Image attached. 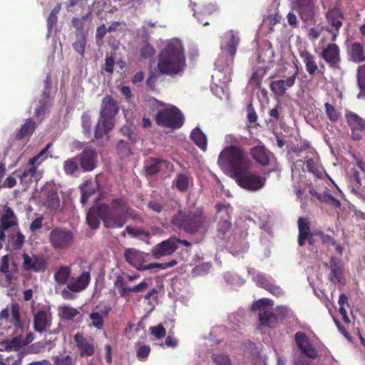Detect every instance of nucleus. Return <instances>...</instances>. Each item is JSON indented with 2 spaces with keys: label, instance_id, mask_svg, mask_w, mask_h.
Segmentation results:
<instances>
[{
  "label": "nucleus",
  "instance_id": "54",
  "mask_svg": "<svg viewBox=\"0 0 365 365\" xmlns=\"http://www.w3.org/2000/svg\"><path fill=\"white\" fill-rule=\"evenodd\" d=\"M213 362L216 365H232L230 357L227 354H219L212 356Z\"/></svg>",
  "mask_w": 365,
  "mask_h": 365
},
{
  "label": "nucleus",
  "instance_id": "55",
  "mask_svg": "<svg viewBox=\"0 0 365 365\" xmlns=\"http://www.w3.org/2000/svg\"><path fill=\"white\" fill-rule=\"evenodd\" d=\"M15 225L16 222L14 220L0 219V238L5 239L4 232Z\"/></svg>",
  "mask_w": 365,
  "mask_h": 365
},
{
  "label": "nucleus",
  "instance_id": "19",
  "mask_svg": "<svg viewBox=\"0 0 365 365\" xmlns=\"http://www.w3.org/2000/svg\"><path fill=\"white\" fill-rule=\"evenodd\" d=\"M44 90L39 100V106L36 108L34 115L41 120L43 118L46 111L51 106V98L50 96L51 89V81L49 74L47 75L43 81Z\"/></svg>",
  "mask_w": 365,
  "mask_h": 365
},
{
  "label": "nucleus",
  "instance_id": "24",
  "mask_svg": "<svg viewBox=\"0 0 365 365\" xmlns=\"http://www.w3.org/2000/svg\"><path fill=\"white\" fill-rule=\"evenodd\" d=\"M51 315L44 310L38 311L34 317V329L36 332L46 331L51 326Z\"/></svg>",
  "mask_w": 365,
  "mask_h": 365
},
{
  "label": "nucleus",
  "instance_id": "25",
  "mask_svg": "<svg viewBox=\"0 0 365 365\" xmlns=\"http://www.w3.org/2000/svg\"><path fill=\"white\" fill-rule=\"evenodd\" d=\"M252 158L262 166L268 165L273 158V154L264 145H258L250 149Z\"/></svg>",
  "mask_w": 365,
  "mask_h": 365
},
{
  "label": "nucleus",
  "instance_id": "9",
  "mask_svg": "<svg viewBox=\"0 0 365 365\" xmlns=\"http://www.w3.org/2000/svg\"><path fill=\"white\" fill-rule=\"evenodd\" d=\"M250 170L251 168H246L233 178L240 187L250 192H257L265 186L267 178Z\"/></svg>",
  "mask_w": 365,
  "mask_h": 365
},
{
  "label": "nucleus",
  "instance_id": "12",
  "mask_svg": "<svg viewBox=\"0 0 365 365\" xmlns=\"http://www.w3.org/2000/svg\"><path fill=\"white\" fill-rule=\"evenodd\" d=\"M341 18V13L339 9H334L329 10L327 14V19L328 23L331 25L333 29H330L329 28L322 27V29L319 30L312 28L309 30V36L312 39H317L320 36L321 31L326 30L331 35V41H336L339 35V30L342 26Z\"/></svg>",
  "mask_w": 365,
  "mask_h": 365
},
{
  "label": "nucleus",
  "instance_id": "33",
  "mask_svg": "<svg viewBox=\"0 0 365 365\" xmlns=\"http://www.w3.org/2000/svg\"><path fill=\"white\" fill-rule=\"evenodd\" d=\"M111 308L109 306L105 307L101 314L93 312L90 314L89 318L91 320L92 323L90 324V327H93L96 329L101 330L103 327L104 324V317H106L109 312H110Z\"/></svg>",
  "mask_w": 365,
  "mask_h": 365
},
{
  "label": "nucleus",
  "instance_id": "53",
  "mask_svg": "<svg viewBox=\"0 0 365 365\" xmlns=\"http://www.w3.org/2000/svg\"><path fill=\"white\" fill-rule=\"evenodd\" d=\"M91 184V182L85 183L84 187L82 188V194L81 197V202L84 205L90 197V196L94 193L96 187L90 188L89 185Z\"/></svg>",
  "mask_w": 365,
  "mask_h": 365
},
{
  "label": "nucleus",
  "instance_id": "40",
  "mask_svg": "<svg viewBox=\"0 0 365 365\" xmlns=\"http://www.w3.org/2000/svg\"><path fill=\"white\" fill-rule=\"evenodd\" d=\"M11 318L9 322L16 328H21L22 323L20 317V306L18 303H12L11 305Z\"/></svg>",
  "mask_w": 365,
  "mask_h": 365
},
{
  "label": "nucleus",
  "instance_id": "11",
  "mask_svg": "<svg viewBox=\"0 0 365 365\" xmlns=\"http://www.w3.org/2000/svg\"><path fill=\"white\" fill-rule=\"evenodd\" d=\"M48 241L54 250H66L73 245L74 234L66 227H55L49 233Z\"/></svg>",
  "mask_w": 365,
  "mask_h": 365
},
{
  "label": "nucleus",
  "instance_id": "42",
  "mask_svg": "<svg viewBox=\"0 0 365 365\" xmlns=\"http://www.w3.org/2000/svg\"><path fill=\"white\" fill-rule=\"evenodd\" d=\"M358 86L361 92L357 95L359 99L365 98V66H361L357 70Z\"/></svg>",
  "mask_w": 365,
  "mask_h": 365
},
{
  "label": "nucleus",
  "instance_id": "5",
  "mask_svg": "<svg viewBox=\"0 0 365 365\" xmlns=\"http://www.w3.org/2000/svg\"><path fill=\"white\" fill-rule=\"evenodd\" d=\"M119 111L117 101L110 96H106L102 100L100 118L95 126V139L102 138L115 126V117Z\"/></svg>",
  "mask_w": 365,
  "mask_h": 365
},
{
  "label": "nucleus",
  "instance_id": "57",
  "mask_svg": "<svg viewBox=\"0 0 365 365\" xmlns=\"http://www.w3.org/2000/svg\"><path fill=\"white\" fill-rule=\"evenodd\" d=\"M150 333L155 336L156 339H162L165 336L166 331L162 324L150 327Z\"/></svg>",
  "mask_w": 365,
  "mask_h": 365
},
{
  "label": "nucleus",
  "instance_id": "18",
  "mask_svg": "<svg viewBox=\"0 0 365 365\" xmlns=\"http://www.w3.org/2000/svg\"><path fill=\"white\" fill-rule=\"evenodd\" d=\"M22 257V267L25 271L42 272L46 270L47 262L43 255H32L30 256L27 253H24Z\"/></svg>",
  "mask_w": 365,
  "mask_h": 365
},
{
  "label": "nucleus",
  "instance_id": "4",
  "mask_svg": "<svg viewBox=\"0 0 365 365\" xmlns=\"http://www.w3.org/2000/svg\"><path fill=\"white\" fill-rule=\"evenodd\" d=\"M218 164L230 172L232 178L243 170L252 167V163L243 149L235 145L227 146L221 151Z\"/></svg>",
  "mask_w": 365,
  "mask_h": 365
},
{
  "label": "nucleus",
  "instance_id": "32",
  "mask_svg": "<svg viewBox=\"0 0 365 365\" xmlns=\"http://www.w3.org/2000/svg\"><path fill=\"white\" fill-rule=\"evenodd\" d=\"M330 269L331 272V280L332 282H344L341 261L337 258L332 257L330 261Z\"/></svg>",
  "mask_w": 365,
  "mask_h": 365
},
{
  "label": "nucleus",
  "instance_id": "36",
  "mask_svg": "<svg viewBox=\"0 0 365 365\" xmlns=\"http://www.w3.org/2000/svg\"><path fill=\"white\" fill-rule=\"evenodd\" d=\"M346 120L349 125L354 130H365V120L354 113L346 114Z\"/></svg>",
  "mask_w": 365,
  "mask_h": 365
},
{
  "label": "nucleus",
  "instance_id": "22",
  "mask_svg": "<svg viewBox=\"0 0 365 365\" xmlns=\"http://www.w3.org/2000/svg\"><path fill=\"white\" fill-rule=\"evenodd\" d=\"M298 245L302 246L307 241L310 245L313 244V235L310 232V220L309 217L298 218Z\"/></svg>",
  "mask_w": 365,
  "mask_h": 365
},
{
  "label": "nucleus",
  "instance_id": "23",
  "mask_svg": "<svg viewBox=\"0 0 365 365\" xmlns=\"http://www.w3.org/2000/svg\"><path fill=\"white\" fill-rule=\"evenodd\" d=\"M163 167L168 169L173 165L168 160L152 157L148 158L144 162L145 171L150 176L157 174Z\"/></svg>",
  "mask_w": 365,
  "mask_h": 365
},
{
  "label": "nucleus",
  "instance_id": "47",
  "mask_svg": "<svg viewBox=\"0 0 365 365\" xmlns=\"http://www.w3.org/2000/svg\"><path fill=\"white\" fill-rule=\"evenodd\" d=\"M9 259L7 255L3 256L0 260V272L6 274V279L11 281L12 279V274L9 271Z\"/></svg>",
  "mask_w": 365,
  "mask_h": 365
},
{
  "label": "nucleus",
  "instance_id": "63",
  "mask_svg": "<svg viewBox=\"0 0 365 365\" xmlns=\"http://www.w3.org/2000/svg\"><path fill=\"white\" fill-rule=\"evenodd\" d=\"M247 119L250 123H253L257 120V115L255 110L253 106L250 103L247 107Z\"/></svg>",
  "mask_w": 365,
  "mask_h": 365
},
{
  "label": "nucleus",
  "instance_id": "56",
  "mask_svg": "<svg viewBox=\"0 0 365 365\" xmlns=\"http://www.w3.org/2000/svg\"><path fill=\"white\" fill-rule=\"evenodd\" d=\"M53 365H73L74 361L69 355L57 356L53 357Z\"/></svg>",
  "mask_w": 365,
  "mask_h": 365
},
{
  "label": "nucleus",
  "instance_id": "45",
  "mask_svg": "<svg viewBox=\"0 0 365 365\" xmlns=\"http://www.w3.org/2000/svg\"><path fill=\"white\" fill-rule=\"evenodd\" d=\"M118 154L120 158H126L132 154L131 148L128 142L120 140L117 144Z\"/></svg>",
  "mask_w": 365,
  "mask_h": 365
},
{
  "label": "nucleus",
  "instance_id": "61",
  "mask_svg": "<svg viewBox=\"0 0 365 365\" xmlns=\"http://www.w3.org/2000/svg\"><path fill=\"white\" fill-rule=\"evenodd\" d=\"M225 142L230 145L238 146L242 140V137L235 136L233 134H228L225 136Z\"/></svg>",
  "mask_w": 365,
  "mask_h": 365
},
{
  "label": "nucleus",
  "instance_id": "31",
  "mask_svg": "<svg viewBox=\"0 0 365 365\" xmlns=\"http://www.w3.org/2000/svg\"><path fill=\"white\" fill-rule=\"evenodd\" d=\"M349 58L350 61L359 63L365 61V55L362 45L355 42L351 45L348 50Z\"/></svg>",
  "mask_w": 365,
  "mask_h": 365
},
{
  "label": "nucleus",
  "instance_id": "2",
  "mask_svg": "<svg viewBox=\"0 0 365 365\" xmlns=\"http://www.w3.org/2000/svg\"><path fill=\"white\" fill-rule=\"evenodd\" d=\"M186 58L182 42L177 38L169 41L159 54L157 68L160 74L174 76L182 72Z\"/></svg>",
  "mask_w": 365,
  "mask_h": 365
},
{
  "label": "nucleus",
  "instance_id": "15",
  "mask_svg": "<svg viewBox=\"0 0 365 365\" xmlns=\"http://www.w3.org/2000/svg\"><path fill=\"white\" fill-rule=\"evenodd\" d=\"M41 199L43 205L50 211H56L60 206L57 189L53 184H46L41 191Z\"/></svg>",
  "mask_w": 365,
  "mask_h": 365
},
{
  "label": "nucleus",
  "instance_id": "21",
  "mask_svg": "<svg viewBox=\"0 0 365 365\" xmlns=\"http://www.w3.org/2000/svg\"><path fill=\"white\" fill-rule=\"evenodd\" d=\"M80 165L83 172L93 170L97 166L98 154L94 148H86L78 156Z\"/></svg>",
  "mask_w": 365,
  "mask_h": 365
},
{
  "label": "nucleus",
  "instance_id": "13",
  "mask_svg": "<svg viewBox=\"0 0 365 365\" xmlns=\"http://www.w3.org/2000/svg\"><path fill=\"white\" fill-rule=\"evenodd\" d=\"M91 282L90 272H83L77 278L67 284V288L61 292V296L64 299L73 300L75 297L71 293H78L87 288Z\"/></svg>",
  "mask_w": 365,
  "mask_h": 365
},
{
  "label": "nucleus",
  "instance_id": "17",
  "mask_svg": "<svg viewBox=\"0 0 365 365\" xmlns=\"http://www.w3.org/2000/svg\"><path fill=\"white\" fill-rule=\"evenodd\" d=\"M73 341L81 357L92 356L95 354L93 339L87 338L82 333L77 332L73 336Z\"/></svg>",
  "mask_w": 365,
  "mask_h": 365
},
{
  "label": "nucleus",
  "instance_id": "35",
  "mask_svg": "<svg viewBox=\"0 0 365 365\" xmlns=\"http://www.w3.org/2000/svg\"><path fill=\"white\" fill-rule=\"evenodd\" d=\"M190 138L199 148L203 151L206 150L207 145V137L199 128H195L192 130Z\"/></svg>",
  "mask_w": 365,
  "mask_h": 365
},
{
  "label": "nucleus",
  "instance_id": "28",
  "mask_svg": "<svg viewBox=\"0 0 365 365\" xmlns=\"http://www.w3.org/2000/svg\"><path fill=\"white\" fill-rule=\"evenodd\" d=\"M296 76L297 72H295L292 76L287 78L286 80H277L272 81L270 83L271 90L276 95L283 96L287 88L294 86Z\"/></svg>",
  "mask_w": 365,
  "mask_h": 365
},
{
  "label": "nucleus",
  "instance_id": "3",
  "mask_svg": "<svg viewBox=\"0 0 365 365\" xmlns=\"http://www.w3.org/2000/svg\"><path fill=\"white\" fill-rule=\"evenodd\" d=\"M170 223L173 226L190 235L204 236L208 231L210 223L207 216L200 210H178Z\"/></svg>",
  "mask_w": 365,
  "mask_h": 365
},
{
  "label": "nucleus",
  "instance_id": "60",
  "mask_svg": "<svg viewBox=\"0 0 365 365\" xmlns=\"http://www.w3.org/2000/svg\"><path fill=\"white\" fill-rule=\"evenodd\" d=\"M115 65V60L113 56H107L105 60V63L102 70H104L106 73L112 74L113 73V68Z\"/></svg>",
  "mask_w": 365,
  "mask_h": 365
},
{
  "label": "nucleus",
  "instance_id": "37",
  "mask_svg": "<svg viewBox=\"0 0 365 365\" xmlns=\"http://www.w3.org/2000/svg\"><path fill=\"white\" fill-rule=\"evenodd\" d=\"M71 274V268L69 266H61L54 274V279L59 285H64Z\"/></svg>",
  "mask_w": 365,
  "mask_h": 365
},
{
  "label": "nucleus",
  "instance_id": "46",
  "mask_svg": "<svg viewBox=\"0 0 365 365\" xmlns=\"http://www.w3.org/2000/svg\"><path fill=\"white\" fill-rule=\"evenodd\" d=\"M86 38L85 35L81 34L80 36L73 43V48L76 53L83 56L86 49Z\"/></svg>",
  "mask_w": 365,
  "mask_h": 365
},
{
  "label": "nucleus",
  "instance_id": "6",
  "mask_svg": "<svg viewBox=\"0 0 365 365\" xmlns=\"http://www.w3.org/2000/svg\"><path fill=\"white\" fill-rule=\"evenodd\" d=\"M298 157L304 161L302 170L308 172L317 178H322L327 173L321 165L320 158L316 150L310 145L309 142L304 140L298 149Z\"/></svg>",
  "mask_w": 365,
  "mask_h": 365
},
{
  "label": "nucleus",
  "instance_id": "10",
  "mask_svg": "<svg viewBox=\"0 0 365 365\" xmlns=\"http://www.w3.org/2000/svg\"><path fill=\"white\" fill-rule=\"evenodd\" d=\"M298 349L301 352L298 365H313L319 354L314 341L305 334L298 331Z\"/></svg>",
  "mask_w": 365,
  "mask_h": 365
},
{
  "label": "nucleus",
  "instance_id": "39",
  "mask_svg": "<svg viewBox=\"0 0 365 365\" xmlns=\"http://www.w3.org/2000/svg\"><path fill=\"white\" fill-rule=\"evenodd\" d=\"M300 56L308 73L312 75L314 74L318 68L314 56L307 51H301Z\"/></svg>",
  "mask_w": 365,
  "mask_h": 365
},
{
  "label": "nucleus",
  "instance_id": "62",
  "mask_svg": "<svg viewBox=\"0 0 365 365\" xmlns=\"http://www.w3.org/2000/svg\"><path fill=\"white\" fill-rule=\"evenodd\" d=\"M155 54V49L150 44L144 45L140 49V55L143 58H148Z\"/></svg>",
  "mask_w": 365,
  "mask_h": 365
},
{
  "label": "nucleus",
  "instance_id": "1",
  "mask_svg": "<svg viewBox=\"0 0 365 365\" xmlns=\"http://www.w3.org/2000/svg\"><path fill=\"white\" fill-rule=\"evenodd\" d=\"M128 219L141 220L138 211L133 209L125 197L113 198L110 204L101 203L89 209L86 220L90 228L97 229L100 225V220L107 229L122 228Z\"/></svg>",
  "mask_w": 365,
  "mask_h": 365
},
{
  "label": "nucleus",
  "instance_id": "34",
  "mask_svg": "<svg viewBox=\"0 0 365 365\" xmlns=\"http://www.w3.org/2000/svg\"><path fill=\"white\" fill-rule=\"evenodd\" d=\"M36 127V123L32 119H28L17 131L16 139L21 140L24 138L30 137L35 131Z\"/></svg>",
  "mask_w": 365,
  "mask_h": 365
},
{
  "label": "nucleus",
  "instance_id": "26",
  "mask_svg": "<svg viewBox=\"0 0 365 365\" xmlns=\"http://www.w3.org/2000/svg\"><path fill=\"white\" fill-rule=\"evenodd\" d=\"M36 160V157L31 158L29 160V164L31 165L30 168L15 173L20 180V183L25 187H28L31 184L33 178L36 175V168L34 166Z\"/></svg>",
  "mask_w": 365,
  "mask_h": 365
},
{
  "label": "nucleus",
  "instance_id": "58",
  "mask_svg": "<svg viewBox=\"0 0 365 365\" xmlns=\"http://www.w3.org/2000/svg\"><path fill=\"white\" fill-rule=\"evenodd\" d=\"M325 108L327 115L330 120L335 121L339 118V113L334 106L328 103H326Z\"/></svg>",
  "mask_w": 365,
  "mask_h": 365
},
{
  "label": "nucleus",
  "instance_id": "48",
  "mask_svg": "<svg viewBox=\"0 0 365 365\" xmlns=\"http://www.w3.org/2000/svg\"><path fill=\"white\" fill-rule=\"evenodd\" d=\"M126 232L128 235H130V237H138L140 236L150 237V234L148 231L136 227L126 226Z\"/></svg>",
  "mask_w": 365,
  "mask_h": 365
},
{
  "label": "nucleus",
  "instance_id": "16",
  "mask_svg": "<svg viewBox=\"0 0 365 365\" xmlns=\"http://www.w3.org/2000/svg\"><path fill=\"white\" fill-rule=\"evenodd\" d=\"M267 300L264 299H259L252 305L254 310H259V320L262 325L274 327L277 324V317L276 314L266 307Z\"/></svg>",
  "mask_w": 365,
  "mask_h": 365
},
{
  "label": "nucleus",
  "instance_id": "59",
  "mask_svg": "<svg viewBox=\"0 0 365 365\" xmlns=\"http://www.w3.org/2000/svg\"><path fill=\"white\" fill-rule=\"evenodd\" d=\"M150 347L148 345H143L139 347L137 351V357L141 361H145L149 356Z\"/></svg>",
  "mask_w": 365,
  "mask_h": 365
},
{
  "label": "nucleus",
  "instance_id": "43",
  "mask_svg": "<svg viewBox=\"0 0 365 365\" xmlns=\"http://www.w3.org/2000/svg\"><path fill=\"white\" fill-rule=\"evenodd\" d=\"M177 263H178V262L175 259H173L170 262H164V263L154 262V263H150L146 265L143 264L142 267H140V271H145V270H149V269H152L154 268L165 269L174 267L175 265L177 264Z\"/></svg>",
  "mask_w": 365,
  "mask_h": 365
},
{
  "label": "nucleus",
  "instance_id": "51",
  "mask_svg": "<svg viewBox=\"0 0 365 365\" xmlns=\"http://www.w3.org/2000/svg\"><path fill=\"white\" fill-rule=\"evenodd\" d=\"M298 11L300 13L301 18L303 21H307L312 19L313 9L310 2H309L304 9L298 6Z\"/></svg>",
  "mask_w": 365,
  "mask_h": 365
},
{
  "label": "nucleus",
  "instance_id": "27",
  "mask_svg": "<svg viewBox=\"0 0 365 365\" xmlns=\"http://www.w3.org/2000/svg\"><path fill=\"white\" fill-rule=\"evenodd\" d=\"M124 257L129 264L139 271L145 261L144 252L132 248L125 250Z\"/></svg>",
  "mask_w": 365,
  "mask_h": 365
},
{
  "label": "nucleus",
  "instance_id": "7",
  "mask_svg": "<svg viewBox=\"0 0 365 365\" xmlns=\"http://www.w3.org/2000/svg\"><path fill=\"white\" fill-rule=\"evenodd\" d=\"M225 42L221 45V54L216 60L215 65L221 71L231 67L234 63L237 46L240 44L238 32L230 30L225 34Z\"/></svg>",
  "mask_w": 365,
  "mask_h": 365
},
{
  "label": "nucleus",
  "instance_id": "49",
  "mask_svg": "<svg viewBox=\"0 0 365 365\" xmlns=\"http://www.w3.org/2000/svg\"><path fill=\"white\" fill-rule=\"evenodd\" d=\"M232 227V223L229 219L221 220L217 225V234L220 238H222L225 235L230 231Z\"/></svg>",
  "mask_w": 365,
  "mask_h": 365
},
{
  "label": "nucleus",
  "instance_id": "30",
  "mask_svg": "<svg viewBox=\"0 0 365 365\" xmlns=\"http://www.w3.org/2000/svg\"><path fill=\"white\" fill-rule=\"evenodd\" d=\"M323 58L331 66L336 65L340 60L339 49L335 43H330L322 52Z\"/></svg>",
  "mask_w": 365,
  "mask_h": 365
},
{
  "label": "nucleus",
  "instance_id": "8",
  "mask_svg": "<svg viewBox=\"0 0 365 365\" xmlns=\"http://www.w3.org/2000/svg\"><path fill=\"white\" fill-rule=\"evenodd\" d=\"M155 120L158 125L173 129L180 128L184 123V117L181 111L172 105L158 110Z\"/></svg>",
  "mask_w": 365,
  "mask_h": 365
},
{
  "label": "nucleus",
  "instance_id": "50",
  "mask_svg": "<svg viewBox=\"0 0 365 365\" xmlns=\"http://www.w3.org/2000/svg\"><path fill=\"white\" fill-rule=\"evenodd\" d=\"M259 282L262 284V286L267 290L269 291L272 294L276 297H279L282 294V290L280 287L274 286L270 284L266 279L264 277L261 278Z\"/></svg>",
  "mask_w": 365,
  "mask_h": 365
},
{
  "label": "nucleus",
  "instance_id": "44",
  "mask_svg": "<svg viewBox=\"0 0 365 365\" xmlns=\"http://www.w3.org/2000/svg\"><path fill=\"white\" fill-rule=\"evenodd\" d=\"M79 314V311L70 306H63L60 308V316L66 320H72Z\"/></svg>",
  "mask_w": 365,
  "mask_h": 365
},
{
  "label": "nucleus",
  "instance_id": "41",
  "mask_svg": "<svg viewBox=\"0 0 365 365\" xmlns=\"http://www.w3.org/2000/svg\"><path fill=\"white\" fill-rule=\"evenodd\" d=\"M63 168L66 175H72L78 170L77 157L68 158L63 162Z\"/></svg>",
  "mask_w": 365,
  "mask_h": 365
},
{
  "label": "nucleus",
  "instance_id": "52",
  "mask_svg": "<svg viewBox=\"0 0 365 365\" xmlns=\"http://www.w3.org/2000/svg\"><path fill=\"white\" fill-rule=\"evenodd\" d=\"M91 115L84 113L81 116V125L85 135H90L91 133Z\"/></svg>",
  "mask_w": 365,
  "mask_h": 365
},
{
  "label": "nucleus",
  "instance_id": "64",
  "mask_svg": "<svg viewBox=\"0 0 365 365\" xmlns=\"http://www.w3.org/2000/svg\"><path fill=\"white\" fill-rule=\"evenodd\" d=\"M43 220V217L40 216L37 218H36L30 225L29 229L31 232H35L38 230L41 229L42 227V222Z\"/></svg>",
  "mask_w": 365,
  "mask_h": 365
},
{
  "label": "nucleus",
  "instance_id": "14",
  "mask_svg": "<svg viewBox=\"0 0 365 365\" xmlns=\"http://www.w3.org/2000/svg\"><path fill=\"white\" fill-rule=\"evenodd\" d=\"M128 280L127 277L123 275H118L114 281L113 285L118 289V294L122 298H127L130 296V293H140L145 291L148 284L144 279L141 282L135 286H128Z\"/></svg>",
  "mask_w": 365,
  "mask_h": 365
},
{
  "label": "nucleus",
  "instance_id": "29",
  "mask_svg": "<svg viewBox=\"0 0 365 365\" xmlns=\"http://www.w3.org/2000/svg\"><path fill=\"white\" fill-rule=\"evenodd\" d=\"M28 343L29 341H24L21 336H16L12 339H4L0 342V351H16Z\"/></svg>",
  "mask_w": 365,
  "mask_h": 365
},
{
  "label": "nucleus",
  "instance_id": "20",
  "mask_svg": "<svg viewBox=\"0 0 365 365\" xmlns=\"http://www.w3.org/2000/svg\"><path fill=\"white\" fill-rule=\"evenodd\" d=\"M175 236H171L168 240L155 245L151 250V255L154 259L173 255L178 249Z\"/></svg>",
  "mask_w": 365,
  "mask_h": 365
},
{
  "label": "nucleus",
  "instance_id": "38",
  "mask_svg": "<svg viewBox=\"0 0 365 365\" xmlns=\"http://www.w3.org/2000/svg\"><path fill=\"white\" fill-rule=\"evenodd\" d=\"M190 177L187 174L178 173L173 180V185L180 192H185L189 187Z\"/></svg>",
  "mask_w": 365,
  "mask_h": 365
}]
</instances>
